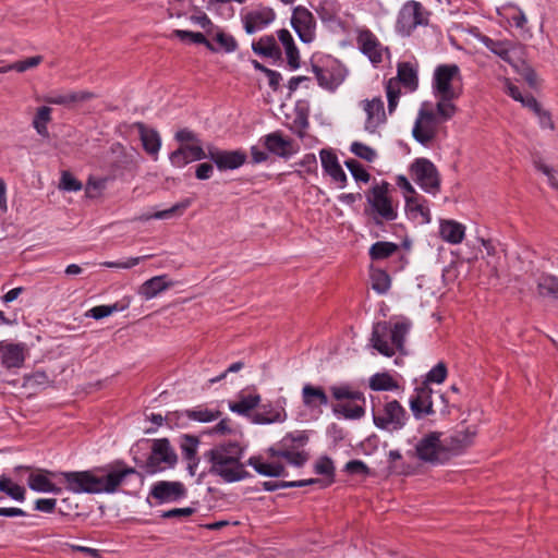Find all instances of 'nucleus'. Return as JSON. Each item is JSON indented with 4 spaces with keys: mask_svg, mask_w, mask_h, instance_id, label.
<instances>
[{
    "mask_svg": "<svg viewBox=\"0 0 558 558\" xmlns=\"http://www.w3.org/2000/svg\"><path fill=\"white\" fill-rule=\"evenodd\" d=\"M199 445V440L197 437L192 435H183L180 444L182 456L185 460L189 461V470L192 475H194V468L197 465V448Z\"/></svg>",
    "mask_w": 558,
    "mask_h": 558,
    "instance_id": "f704fd0d",
    "label": "nucleus"
},
{
    "mask_svg": "<svg viewBox=\"0 0 558 558\" xmlns=\"http://www.w3.org/2000/svg\"><path fill=\"white\" fill-rule=\"evenodd\" d=\"M252 48L255 53L270 58L278 56L280 52L276 39L272 36H263L258 41L253 44Z\"/></svg>",
    "mask_w": 558,
    "mask_h": 558,
    "instance_id": "ea45409f",
    "label": "nucleus"
},
{
    "mask_svg": "<svg viewBox=\"0 0 558 558\" xmlns=\"http://www.w3.org/2000/svg\"><path fill=\"white\" fill-rule=\"evenodd\" d=\"M340 12V5L336 0H323L319 3L317 13L323 21H332Z\"/></svg>",
    "mask_w": 558,
    "mask_h": 558,
    "instance_id": "09e8293b",
    "label": "nucleus"
},
{
    "mask_svg": "<svg viewBox=\"0 0 558 558\" xmlns=\"http://www.w3.org/2000/svg\"><path fill=\"white\" fill-rule=\"evenodd\" d=\"M337 403L332 404L335 415L345 420H360L365 415L366 399L362 391L349 384L333 385L329 388Z\"/></svg>",
    "mask_w": 558,
    "mask_h": 558,
    "instance_id": "39448f33",
    "label": "nucleus"
},
{
    "mask_svg": "<svg viewBox=\"0 0 558 558\" xmlns=\"http://www.w3.org/2000/svg\"><path fill=\"white\" fill-rule=\"evenodd\" d=\"M389 183L383 181L375 184L366 196L376 225H381L384 221H393L398 217V207L389 195Z\"/></svg>",
    "mask_w": 558,
    "mask_h": 558,
    "instance_id": "0eeeda50",
    "label": "nucleus"
},
{
    "mask_svg": "<svg viewBox=\"0 0 558 558\" xmlns=\"http://www.w3.org/2000/svg\"><path fill=\"white\" fill-rule=\"evenodd\" d=\"M414 181L426 193L436 195L440 190V178L436 166L426 158L416 159L411 166Z\"/></svg>",
    "mask_w": 558,
    "mask_h": 558,
    "instance_id": "f8f14e48",
    "label": "nucleus"
},
{
    "mask_svg": "<svg viewBox=\"0 0 558 558\" xmlns=\"http://www.w3.org/2000/svg\"><path fill=\"white\" fill-rule=\"evenodd\" d=\"M302 402L307 409H319L329 402L325 390L319 386L305 384L302 388Z\"/></svg>",
    "mask_w": 558,
    "mask_h": 558,
    "instance_id": "bb28decb",
    "label": "nucleus"
},
{
    "mask_svg": "<svg viewBox=\"0 0 558 558\" xmlns=\"http://www.w3.org/2000/svg\"><path fill=\"white\" fill-rule=\"evenodd\" d=\"M260 402V396L257 393L242 395L238 401L230 402V411L240 415H247L253 409H255Z\"/></svg>",
    "mask_w": 558,
    "mask_h": 558,
    "instance_id": "4c0bfd02",
    "label": "nucleus"
},
{
    "mask_svg": "<svg viewBox=\"0 0 558 558\" xmlns=\"http://www.w3.org/2000/svg\"><path fill=\"white\" fill-rule=\"evenodd\" d=\"M174 140L179 143V145L183 144H203L198 135L192 130L184 128L179 130L174 134Z\"/></svg>",
    "mask_w": 558,
    "mask_h": 558,
    "instance_id": "052dcab7",
    "label": "nucleus"
},
{
    "mask_svg": "<svg viewBox=\"0 0 558 558\" xmlns=\"http://www.w3.org/2000/svg\"><path fill=\"white\" fill-rule=\"evenodd\" d=\"M150 442V454L142 468L149 474L173 468L178 461V456L169 440L167 438H159L153 439Z\"/></svg>",
    "mask_w": 558,
    "mask_h": 558,
    "instance_id": "1a4fd4ad",
    "label": "nucleus"
},
{
    "mask_svg": "<svg viewBox=\"0 0 558 558\" xmlns=\"http://www.w3.org/2000/svg\"><path fill=\"white\" fill-rule=\"evenodd\" d=\"M287 412L282 407L264 405L259 412L254 415L253 422L256 424L282 423L287 420Z\"/></svg>",
    "mask_w": 558,
    "mask_h": 558,
    "instance_id": "72a5a7b5",
    "label": "nucleus"
},
{
    "mask_svg": "<svg viewBox=\"0 0 558 558\" xmlns=\"http://www.w3.org/2000/svg\"><path fill=\"white\" fill-rule=\"evenodd\" d=\"M537 295L542 299L558 301V277L543 274L536 280Z\"/></svg>",
    "mask_w": 558,
    "mask_h": 558,
    "instance_id": "473e14b6",
    "label": "nucleus"
},
{
    "mask_svg": "<svg viewBox=\"0 0 558 558\" xmlns=\"http://www.w3.org/2000/svg\"><path fill=\"white\" fill-rule=\"evenodd\" d=\"M432 90L439 114L445 119H452L458 111L454 101L462 94L460 68L457 64L436 66L432 80Z\"/></svg>",
    "mask_w": 558,
    "mask_h": 558,
    "instance_id": "7ed1b4c3",
    "label": "nucleus"
},
{
    "mask_svg": "<svg viewBox=\"0 0 558 558\" xmlns=\"http://www.w3.org/2000/svg\"><path fill=\"white\" fill-rule=\"evenodd\" d=\"M356 44L361 52L366 56L373 64L381 63L385 56L388 53V48L367 28L357 29Z\"/></svg>",
    "mask_w": 558,
    "mask_h": 558,
    "instance_id": "2eb2a0df",
    "label": "nucleus"
},
{
    "mask_svg": "<svg viewBox=\"0 0 558 558\" xmlns=\"http://www.w3.org/2000/svg\"><path fill=\"white\" fill-rule=\"evenodd\" d=\"M428 12L417 1L405 2L398 13L396 31L401 36H409L417 27L427 25Z\"/></svg>",
    "mask_w": 558,
    "mask_h": 558,
    "instance_id": "9b49d317",
    "label": "nucleus"
},
{
    "mask_svg": "<svg viewBox=\"0 0 558 558\" xmlns=\"http://www.w3.org/2000/svg\"><path fill=\"white\" fill-rule=\"evenodd\" d=\"M271 456L281 457L288 461V463L294 466H302L306 460V453L302 451H294L291 448H281L279 450L270 449Z\"/></svg>",
    "mask_w": 558,
    "mask_h": 558,
    "instance_id": "49530a36",
    "label": "nucleus"
},
{
    "mask_svg": "<svg viewBox=\"0 0 558 558\" xmlns=\"http://www.w3.org/2000/svg\"><path fill=\"white\" fill-rule=\"evenodd\" d=\"M475 435V428L468 427L465 429L458 430L450 437L446 438L445 445L448 447V456L450 454V452L457 453L472 445Z\"/></svg>",
    "mask_w": 558,
    "mask_h": 558,
    "instance_id": "c85d7f7f",
    "label": "nucleus"
},
{
    "mask_svg": "<svg viewBox=\"0 0 558 558\" xmlns=\"http://www.w3.org/2000/svg\"><path fill=\"white\" fill-rule=\"evenodd\" d=\"M371 283L374 291H376L379 294H385L390 289L391 280L389 275L385 270L372 268Z\"/></svg>",
    "mask_w": 558,
    "mask_h": 558,
    "instance_id": "79ce46f5",
    "label": "nucleus"
},
{
    "mask_svg": "<svg viewBox=\"0 0 558 558\" xmlns=\"http://www.w3.org/2000/svg\"><path fill=\"white\" fill-rule=\"evenodd\" d=\"M440 238L450 244H460L465 235V227L454 220H441L439 225Z\"/></svg>",
    "mask_w": 558,
    "mask_h": 558,
    "instance_id": "c756f323",
    "label": "nucleus"
},
{
    "mask_svg": "<svg viewBox=\"0 0 558 558\" xmlns=\"http://www.w3.org/2000/svg\"><path fill=\"white\" fill-rule=\"evenodd\" d=\"M400 88L395 78H390L386 84V95L388 100V113L392 114L399 104Z\"/></svg>",
    "mask_w": 558,
    "mask_h": 558,
    "instance_id": "8fccbe9b",
    "label": "nucleus"
},
{
    "mask_svg": "<svg viewBox=\"0 0 558 558\" xmlns=\"http://www.w3.org/2000/svg\"><path fill=\"white\" fill-rule=\"evenodd\" d=\"M398 85L402 84L410 92L416 90L418 86V63L416 60L402 61L397 65V77H393Z\"/></svg>",
    "mask_w": 558,
    "mask_h": 558,
    "instance_id": "b1692460",
    "label": "nucleus"
},
{
    "mask_svg": "<svg viewBox=\"0 0 558 558\" xmlns=\"http://www.w3.org/2000/svg\"><path fill=\"white\" fill-rule=\"evenodd\" d=\"M314 470H315L316 474L330 477V482L333 480L335 466H333V462L330 458H328V457L319 458L314 465Z\"/></svg>",
    "mask_w": 558,
    "mask_h": 558,
    "instance_id": "4d7b16f0",
    "label": "nucleus"
},
{
    "mask_svg": "<svg viewBox=\"0 0 558 558\" xmlns=\"http://www.w3.org/2000/svg\"><path fill=\"white\" fill-rule=\"evenodd\" d=\"M247 464L254 468V470L264 476L279 477L286 474L284 466L281 463L272 462L268 463L263 461L262 457L253 456L247 460Z\"/></svg>",
    "mask_w": 558,
    "mask_h": 558,
    "instance_id": "2f4dec72",
    "label": "nucleus"
},
{
    "mask_svg": "<svg viewBox=\"0 0 558 558\" xmlns=\"http://www.w3.org/2000/svg\"><path fill=\"white\" fill-rule=\"evenodd\" d=\"M26 347L23 343H0V359L5 368H19L25 361Z\"/></svg>",
    "mask_w": 558,
    "mask_h": 558,
    "instance_id": "5701e85b",
    "label": "nucleus"
},
{
    "mask_svg": "<svg viewBox=\"0 0 558 558\" xmlns=\"http://www.w3.org/2000/svg\"><path fill=\"white\" fill-rule=\"evenodd\" d=\"M207 158H209L217 168L222 171L240 168L245 162L246 155L241 150H220L213 145H208Z\"/></svg>",
    "mask_w": 558,
    "mask_h": 558,
    "instance_id": "f3484780",
    "label": "nucleus"
},
{
    "mask_svg": "<svg viewBox=\"0 0 558 558\" xmlns=\"http://www.w3.org/2000/svg\"><path fill=\"white\" fill-rule=\"evenodd\" d=\"M345 472L349 474H361L368 475L369 469L368 466L361 460H351L344 466Z\"/></svg>",
    "mask_w": 558,
    "mask_h": 558,
    "instance_id": "774afa93",
    "label": "nucleus"
},
{
    "mask_svg": "<svg viewBox=\"0 0 558 558\" xmlns=\"http://www.w3.org/2000/svg\"><path fill=\"white\" fill-rule=\"evenodd\" d=\"M175 35L182 40L190 39L193 43L206 45L210 50H215V48L202 33L178 29L175 31Z\"/></svg>",
    "mask_w": 558,
    "mask_h": 558,
    "instance_id": "e2e57ef3",
    "label": "nucleus"
},
{
    "mask_svg": "<svg viewBox=\"0 0 558 558\" xmlns=\"http://www.w3.org/2000/svg\"><path fill=\"white\" fill-rule=\"evenodd\" d=\"M484 44L487 49H489L493 53L500 57L504 61L513 64L511 58V45L508 41L494 40L490 38H485Z\"/></svg>",
    "mask_w": 558,
    "mask_h": 558,
    "instance_id": "a18cd8bd",
    "label": "nucleus"
},
{
    "mask_svg": "<svg viewBox=\"0 0 558 558\" xmlns=\"http://www.w3.org/2000/svg\"><path fill=\"white\" fill-rule=\"evenodd\" d=\"M263 144L268 153L284 159L290 158L299 150L293 141L283 137L282 133L279 131L265 135L263 137Z\"/></svg>",
    "mask_w": 558,
    "mask_h": 558,
    "instance_id": "aec40b11",
    "label": "nucleus"
},
{
    "mask_svg": "<svg viewBox=\"0 0 558 558\" xmlns=\"http://www.w3.org/2000/svg\"><path fill=\"white\" fill-rule=\"evenodd\" d=\"M276 13L271 8L257 7L242 14V22L247 34H254L274 22Z\"/></svg>",
    "mask_w": 558,
    "mask_h": 558,
    "instance_id": "a211bd4d",
    "label": "nucleus"
},
{
    "mask_svg": "<svg viewBox=\"0 0 558 558\" xmlns=\"http://www.w3.org/2000/svg\"><path fill=\"white\" fill-rule=\"evenodd\" d=\"M411 328L407 319L380 322L374 325L372 332L373 347L385 356H392L403 350L404 339Z\"/></svg>",
    "mask_w": 558,
    "mask_h": 558,
    "instance_id": "20e7f679",
    "label": "nucleus"
},
{
    "mask_svg": "<svg viewBox=\"0 0 558 558\" xmlns=\"http://www.w3.org/2000/svg\"><path fill=\"white\" fill-rule=\"evenodd\" d=\"M136 126L140 132L143 148L156 159L161 147V140L158 132L146 128L143 123H137Z\"/></svg>",
    "mask_w": 558,
    "mask_h": 558,
    "instance_id": "7c9ffc66",
    "label": "nucleus"
},
{
    "mask_svg": "<svg viewBox=\"0 0 558 558\" xmlns=\"http://www.w3.org/2000/svg\"><path fill=\"white\" fill-rule=\"evenodd\" d=\"M207 158V151L203 144H183L169 155L170 163L174 168H183L186 165Z\"/></svg>",
    "mask_w": 558,
    "mask_h": 558,
    "instance_id": "6ab92c4d",
    "label": "nucleus"
},
{
    "mask_svg": "<svg viewBox=\"0 0 558 558\" xmlns=\"http://www.w3.org/2000/svg\"><path fill=\"white\" fill-rule=\"evenodd\" d=\"M172 286L173 283L167 280L166 275L155 276L142 283L138 289V294L145 300H151Z\"/></svg>",
    "mask_w": 558,
    "mask_h": 558,
    "instance_id": "cd10ccee",
    "label": "nucleus"
},
{
    "mask_svg": "<svg viewBox=\"0 0 558 558\" xmlns=\"http://www.w3.org/2000/svg\"><path fill=\"white\" fill-rule=\"evenodd\" d=\"M350 150L356 157L368 162H373L377 158V153L374 148L360 142H353L350 146Z\"/></svg>",
    "mask_w": 558,
    "mask_h": 558,
    "instance_id": "603ef678",
    "label": "nucleus"
},
{
    "mask_svg": "<svg viewBox=\"0 0 558 558\" xmlns=\"http://www.w3.org/2000/svg\"><path fill=\"white\" fill-rule=\"evenodd\" d=\"M107 178L90 177L86 183V194L88 197H97L107 187Z\"/></svg>",
    "mask_w": 558,
    "mask_h": 558,
    "instance_id": "6e6d98bb",
    "label": "nucleus"
},
{
    "mask_svg": "<svg viewBox=\"0 0 558 558\" xmlns=\"http://www.w3.org/2000/svg\"><path fill=\"white\" fill-rule=\"evenodd\" d=\"M192 204V201L190 198H185L173 206H171L168 209L159 210L154 214H143L140 216V220L142 221H148L150 219H169L172 216H180L183 214V211L189 208Z\"/></svg>",
    "mask_w": 558,
    "mask_h": 558,
    "instance_id": "c9c22d12",
    "label": "nucleus"
},
{
    "mask_svg": "<svg viewBox=\"0 0 558 558\" xmlns=\"http://www.w3.org/2000/svg\"><path fill=\"white\" fill-rule=\"evenodd\" d=\"M433 390L429 386L423 385L415 389L414 396L410 399V409L415 418H423L434 414L433 409Z\"/></svg>",
    "mask_w": 558,
    "mask_h": 558,
    "instance_id": "412c9836",
    "label": "nucleus"
},
{
    "mask_svg": "<svg viewBox=\"0 0 558 558\" xmlns=\"http://www.w3.org/2000/svg\"><path fill=\"white\" fill-rule=\"evenodd\" d=\"M361 108L365 113L364 131L372 135H379L380 129L387 122V113L383 99L380 97L364 99L361 102Z\"/></svg>",
    "mask_w": 558,
    "mask_h": 558,
    "instance_id": "4468645a",
    "label": "nucleus"
},
{
    "mask_svg": "<svg viewBox=\"0 0 558 558\" xmlns=\"http://www.w3.org/2000/svg\"><path fill=\"white\" fill-rule=\"evenodd\" d=\"M60 189L69 192H77L82 189V183L70 172H63L60 180Z\"/></svg>",
    "mask_w": 558,
    "mask_h": 558,
    "instance_id": "69168bd1",
    "label": "nucleus"
},
{
    "mask_svg": "<svg viewBox=\"0 0 558 558\" xmlns=\"http://www.w3.org/2000/svg\"><path fill=\"white\" fill-rule=\"evenodd\" d=\"M319 481L316 478H310V480H302V481H292V482H278V483H270L265 482L264 488L268 492H272L279 488H289V487H303L306 485H312L315 483H318Z\"/></svg>",
    "mask_w": 558,
    "mask_h": 558,
    "instance_id": "864d4df0",
    "label": "nucleus"
},
{
    "mask_svg": "<svg viewBox=\"0 0 558 558\" xmlns=\"http://www.w3.org/2000/svg\"><path fill=\"white\" fill-rule=\"evenodd\" d=\"M291 24L303 43L308 44L314 40L316 34V22L312 12L306 8H294Z\"/></svg>",
    "mask_w": 558,
    "mask_h": 558,
    "instance_id": "dca6fc26",
    "label": "nucleus"
},
{
    "mask_svg": "<svg viewBox=\"0 0 558 558\" xmlns=\"http://www.w3.org/2000/svg\"><path fill=\"white\" fill-rule=\"evenodd\" d=\"M450 119L442 118L437 109L435 111L430 108L423 106L418 112L412 129V135L416 142L427 146L437 136L440 124L449 121Z\"/></svg>",
    "mask_w": 558,
    "mask_h": 558,
    "instance_id": "6e6552de",
    "label": "nucleus"
},
{
    "mask_svg": "<svg viewBox=\"0 0 558 558\" xmlns=\"http://www.w3.org/2000/svg\"><path fill=\"white\" fill-rule=\"evenodd\" d=\"M121 308L118 306V304L113 305H98L94 306L89 311L86 312L87 317H92L94 319H102L105 317L110 316L114 312L120 311Z\"/></svg>",
    "mask_w": 558,
    "mask_h": 558,
    "instance_id": "13d9d810",
    "label": "nucleus"
},
{
    "mask_svg": "<svg viewBox=\"0 0 558 558\" xmlns=\"http://www.w3.org/2000/svg\"><path fill=\"white\" fill-rule=\"evenodd\" d=\"M20 469H23L21 466ZM24 470L29 471L27 477L28 487L37 493H51L59 495L62 492V488L58 485L61 483L60 472H53L46 469H35L24 468Z\"/></svg>",
    "mask_w": 558,
    "mask_h": 558,
    "instance_id": "ddd939ff",
    "label": "nucleus"
},
{
    "mask_svg": "<svg viewBox=\"0 0 558 558\" xmlns=\"http://www.w3.org/2000/svg\"><path fill=\"white\" fill-rule=\"evenodd\" d=\"M41 61H43L41 56H34V57L27 58L25 60H21V61H16V62L12 63V68H14V71L25 72L28 69L39 65L41 63Z\"/></svg>",
    "mask_w": 558,
    "mask_h": 558,
    "instance_id": "338daca9",
    "label": "nucleus"
},
{
    "mask_svg": "<svg viewBox=\"0 0 558 558\" xmlns=\"http://www.w3.org/2000/svg\"><path fill=\"white\" fill-rule=\"evenodd\" d=\"M407 421L408 413L397 400H388L383 408L373 409V422L379 429L393 433L402 429Z\"/></svg>",
    "mask_w": 558,
    "mask_h": 558,
    "instance_id": "9d476101",
    "label": "nucleus"
},
{
    "mask_svg": "<svg viewBox=\"0 0 558 558\" xmlns=\"http://www.w3.org/2000/svg\"><path fill=\"white\" fill-rule=\"evenodd\" d=\"M207 433L209 435H219V436L234 435V434H236V428L232 426L231 421L229 418H222L219 421L218 424H216L214 427H211Z\"/></svg>",
    "mask_w": 558,
    "mask_h": 558,
    "instance_id": "680f3d73",
    "label": "nucleus"
},
{
    "mask_svg": "<svg viewBox=\"0 0 558 558\" xmlns=\"http://www.w3.org/2000/svg\"><path fill=\"white\" fill-rule=\"evenodd\" d=\"M368 386L374 391H393L399 388L398 381L387 372L372 375Z\"/></svg>",
    "mask_w": 558,
    "mask_h": 558,
    "instance_id": "e433bc0d",
    "label": "nucleus"
},
{
    "mask_svg": "<svg viewBox=\"0 0 558 558\" xmlns=\"http://www.w3.org/2000/svg\"><path fill=\"white\" fill-rule=\"evenodd\" d=\"M183 414L189 420L197 421L201 423L214 422L221 416V412L219 410L208 409L202 405L191 410H185Z\"/></svg>",
    "mask_w": 558,
    "mask_h": 558,
    "instance_id": "58836bf2",
    "label": "nucleus"
},
{
    "mask_svg": "<svg viewBox=\"0 0 558 558\" xmlns=\"http://www.w3.org/2000/svg\"><path fill=\"white\" fill-rule=\"evenodd\" d=\"M320 160L324 171L342 189L347 183V175L341 168L337 156L328 149L320 150Z\"/></svg>",
    "mask_w": 558,
    "mask_h": 558,
    "instance_id": "393cba45",
    "label": "nucleus"
},
{
    "mask_svg": "<svg viewBox=\"0 0 558 558\" xmlns=\"http://www.w3.org/2000/svg\"><path fill=\"white\" fill-rule=\"evenodd\" d=\"M185 495V488L180 482H157L151 490L150 496L157 499L159 502L174 501L182 498Z\"/></svg>",
    "mask_w": 558,
    "mask_h": 558,
    "instance_id": "4be33fe9",
    "label": "nucleus"
},
{
    "mask_svg": "<svg viewBox=\"0 0 558 558\" xmlns=\"http://www.w3.org/2000/svg\"><path fill=\"white\" fill-rule=\"evenodd\" d=\"M0 492L17 501H23L25 499V488L15 484L4 474L0 476Z\"/></svg>",
    "mask_w": 558,
    "mask_h": 558,
    "instance_id": "c03bdc74",
    "label": "nucleus"
},
{
    "mask_svg": "<svg viewBox=\"0 0 558 558\" xmlns=\"http://www.w3.org/2000/svg\"><path fill=\"white\" fill-rule=\"evenodd\" d=\"M51 121V108L50 107H39L37 109V112L33 119V128L36 130V132L43 136L48 137V123Z\"/></svg>",
    "mask_w": 558,
    "mask_h": 558,
    "instance_id": "a19ab883",
    "label": "nucleus"
},
{
    "mask_svg": "<svg viewBox=\"0 0 558 558\" xmlns=\"http://www.w3.org/2000/svg\"><path fill=\"white\" fill-rule=\"evenodd\" d=\"M150 255L130 257L124 262H105L101 265L107 268H119V269H130L138 265L141 262L149 258Z\"/></svg>",
    "mask_w": 558,
    "mask_h": 558,
    "instance_id": "bf43d9fd",
    "label": "nucleus"
},
{
    "mask_svg": "<svg viewBox=\"0 0 558 558\" xmlns=\"http://www.w3.org/2000/svg\"><path fill=\"white\" fill-rule=\"evenodd\" d=\"M407 454L424 463H442L448 460V447L441 439V433L429 432L423 435Z\"/></svg>",
    "mask_w": 558,
    "mask_h": 558,
    "instance_id": "423d86ee",
    "label": "nucleus"
},
{
    "mask_svg": "<svg viewBox=\"0 0 558 558\" xmlns=\"http://www.w3.org/2000/svg\"><path fill=\"white\" fill-rule=\"evenodd\" d=\"M96 95L88 90H78V92H68L66 93V106H71L78 102H85L93 98Z\"/></svg>",
    "mask_w": 558,
    "mask_h": 558,
    "instance_id": "0e129e2a",
    "label": "nucleus"
},
{
    "mask_svg": "<svg viewBox=\"0 0 558 558\" xmlns=\"http://www.w3.org/2000/svg\"><path fill=\"white\" fill-rule=\"evenodd\" d=\"M136 473L134 468H117L68 471L60 472V475L65 489L73 494H112L126 476Z\"/></svg>",
    "mask_w": 558,
    "mask_h": 558,
    "instance_id": "f257e3e1",
    "label": "nucleus"
},
{
    "mask_svg": "<svg viewBox=\"0 0 558 558\" xmlns=\"http://www.w3.org/2000/svg\"><path fill=\"white\" fill-rule=\"evenodd\" d=\"M398 251V245L393 242L379 241L369 248V256L374 260L386 259Z\"/></svg>",
    "mask_w": 558,
    "mask_h": 558,
    "instance_id": "37998d69",
    "label": "nucleus"
},
{
    "mask_svg": "<svg viewBox=\"0 0 558 558\" xmlns=\"http://www.w3.org/2000/svg\"><path fill=\"white\" fill-rule=\"evenodd\" d=\"M308 441V436L305 432L296 430L287 434L280 441L281 448L299 449L305 446Z\"/></svg>",
    "mask_w": 558,
    "mask_h": 558,
    "instance_id": "de8ad7c7",
    "label": "nucleus"
},
{
    "mask_svg": "<svg viewBox=\"0 0 558 558\" xmlns=\"http://www.w3.org/2000/svg\"><path fill=\"white\" fill-rule=\"evenodd\" d=\"M243 456L244 448L238 441L217 444L204 453L209 474L225 483L240 482L250 476L242 462Z\"/></svg>",
    "mask_w": 558,
    "mask_h": 558,
    "instance_id": "f03ea898",
    "label": "nucleus"
},
{
    "mask_svg": "<svg viewBox=\"0 0 558 558\" xmlns=\"http://www.w3.org/2000/svg\"><path fill=\"white\" fill-rule=\"evenodd\" d=\"M405 211L411 219L417 220L420 223L430 222L429 208L424 197L420 195H405Z\"/></svg>",
    "mask_w": 558,
    "mask_h": 558,
    "instance_id": "a878e982",
    "label": "nucleus"
},
{
    "mask_svg": "<svg viewBox=\"0 0 558 558\" xmlns=\"http://www.w3.org/2000/svg\"><path fill=\"white\" fill-rule=\"evenodd\" d=\"M345 167L351 172L352 177L357 182L367 183L371 179L369 173L364 169V167L355 159H348L345 162Z\"/></svg>",
    "mask_w": 558,
    "mask_h": 558,
    "instance_id": "5fc2aeb1",
    "label": "nucleus"
},
{
    "mask_svg": "<svg viewBox=\"0 0 558 558\" xmlns=\"http://www.w3.org/2000/svg\"><path fill=\"white\" fill-rule=\"evenodd\" d=\"M448 375L447 366L444 362L437 363L427 374L423 385L442 384Z\"/></svg>",
    "mask_w": 558,
    "mask_h": 558,
    "instance_id": "3c124183",
    "label": "nucleus"
}]
</instances>
